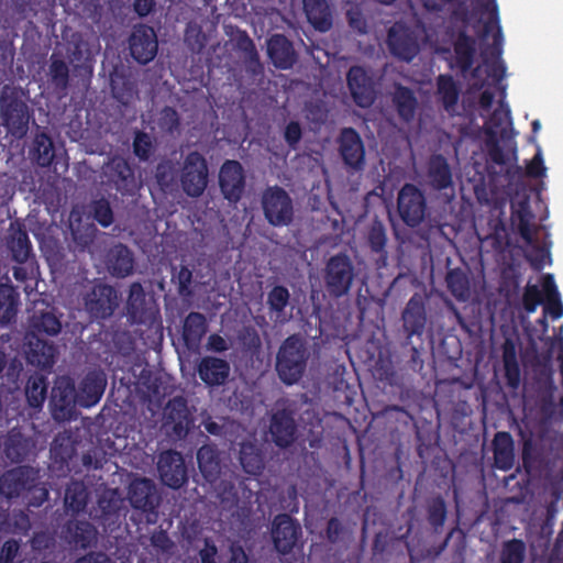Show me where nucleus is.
<instances>
[{
  "instance_id": "1",
  "label": "nucleus",
  "mask_w": 563,
  "mask_h": 563,
  "mask_svg": "<svg viewBox=\"0 0 563 563\" xmlns=\"http://www.w3.org/2000/svg\"><path fill=\"white\" fill-rule=\"evenodd\" d=\"M309 351L299 335L288 336L276 354L275 369L280 382L291 386L300 380L307 368Z\"/></svg>"
},
{
  "instance_id": "2",
  "label": "nucleus",
  "mask_w": 563,
  "mask_h": 563,
  "mask_svg": "<svg viewBox=\"0 0 563 563\" xmlns=\"http://www.w3.org/2000/svg\"><path fill=\"white\" fill-rule=\"evenodd\" d=\"M0 118L11 136L16 140L25 136L32 113L21 88L9 85L1 88Z\"/></svg>"
},
{
  "instance_id": "3",
  "label": "nucleus",
  "mask_w": 563,
  "mask_h": 563,
  "mask_svg": "<svg viewBox=\"0 0 563 563\" xmlns=\"http://www.w3.org/2000/svg\"><path fill=\"white\" fill-rule=\"evenodd\" d=\"M355 278V267L345 253L331 256L323 269V282L327 292L333 298H341L350 292Z\"/></svg>"
},
{
  "instance_id": "4",
  "label": "nucleus",
  "mask_w": 563,
  "mask_h": 563,
  "mask_svg": "<svg viewBox=\"0 0 563 563\" xmlns=\"http://www.w3.org/2000/svg\"><path fill=\"white\" fill-rule=\"evenodd\" d=\"M261 203L265 219L274 228L289 227L294 221V201L283 187H267Z\"/></svg>"
},
{
  "instance_id": "5",
  "label": "nucleus",
  "mask_w": 563,
  "mask_h": 563,
  "mask_svg": "<svg viewBox=\"0 0 563 563\" xmlns=\"http://www.w3.org/2000/svg\"><path fill=\"white\" fill-rule=\"evenodd\" d=\"M180 184L189 197H200L209 184L208 162L198 151H190L180 173Z\"/></svg>"
},
{
  "instance_id": "6",
  "label": "nucleus",
  "mask_w": 563,
  "mask_h": 563,
  "mask_svg": "<svg viewBox=\"0 0 563 563\" xmlns=\"http://www.w3.org/2000/svg\"><path fill=\"white\" fill-rule=\"evenodd\" d=\"M125 314L132 324H153L159 317L157 305L146 298L145 288L140 282H133L129 287Z\"/></svg>"
},
{
  "instance_id": "7",
  "label": "nucleus",
  "mask_w": 563,
  "mask_h": 563,
  "mask_svg": "<svg viewBox=\"0 0 563 563\" xmlns=\"http://www.w3.org/2000/svg\"><path fill=\"white\" fill-rule=\"evenodd\" d=\"M297 408L294 402H287L277 408L271 418L269 432L276 448L285 450L294 445L297 438Z\"/></svg>"
},
{
  "instance_id": "8",
  "label": "nucleus",
  "mask_w": 563,
  "mask_h": 563,
  "mask_svg": "<svg viewBox=\"0 0 563 563\" xmlns=\"http://www.w3.org/2000/svg\"><path fill=\"white\" fill-rule=\"evenodd\" d=\"M77 404L79 396L74 382L69 378H62L52 388L51 410L57 421H70L78 416Z\"/></svg>"
},
{
  "instance_id": "9",
  "label": "nucleus",
  "mask_w": 563,
  "mask_h": 563,
  "mask_svg": "<svg viewBox=\"0 0 563 563\" xmlns=\"http://www.w3.org/2000/svg\"><path fill=\"white\" fill-rule=\"evenodd\" d=\"M427 212V201L421 189L413 184H405L398 191V214L409 228L421 225Z\"/></svg>"
},
{
  "instance_id": "10",
  "label": "nucleus",
  "mask_w": 563,
  "mask_h": 563,
  "mask_svg": "<svg viewBox=\"0 0 563 563\" xmlns=\"http://www.w3.org/2000/svg\"><path fill=\"white\" fill-rule=\"evenodd\" d=\"M118 292L106 283L93 284L84 295V307L92 319H107L118 307Z\"/></svg>"
},
{
  "instance_id": "11",
  "label": "nucleus",
  "mask_w": 563,
  "mask_h": 563,
  "mask_svg": "<svg viewBox=\"0 0 563 563\" xmlns=\"http://www.w3.org/2000/svg\"><path fill=\"white\" fill-rule=\"evenodd\" d=\"M194 419L188 410V401L184 396L168 399L164 409V428L169 437L183 440L190 432Z\"/></svg>"
},
{
  "instance_id": "12",
  "label": "nucleus",
  "mask_w": 563,
  "mask_h": 563,
  "mask_svg": "<svg viewBox=\"0 0 563 563\" xmlns=\"http://www.w3.org/2000/svg\"><path fill=\"white\" fill-rule=\"evenodd\" d=\"M37 481V472L30 466L10 468L0 475V495L8 500L19 498L33 490Z\"/></svg>"
},
{
  "instance_id": "13",
  "label": "nucleus",
  "mask_w": 563,
  "mask_h": 563,
  "mask_svg": "<svg viewBox=\"0 0 563 563\" xmlns=\"http://www.w3.org/2000/svg\"><path fill=\"white\" fill-rule=\"evenodd\" d=\"M301 537V526L290 515L279 514L274 517L272 525L273 545L280 555H289L294 552Z\"/></svg>"
},
{
  "instance_id": "14",
  "label": "nucleus",
  "mask_w": 563,
  "mask_h": 563,
  "mask_svg": "<svg viewBox=\"0 0 563 563\" xmlns=\"http://www.w3.org/2000/svg\"><path fill=\"white\" fill-rule=\"evenodd\" d=\"M219 188L229 205L240 202L246 189V176L238 161H225L219 170Z\"/></svg>"
},
{
  "instance_id": "15",
  "label": "nucleus",
  "mask_w": 563,
  "mask_h": 563,
  "mask_svg": "<svg viewBox=\"0 0 563 563\" xmlns=\"http://www.w3.org/2000/svg\"><path fill=\"white\" fill-rule=\"evenodd\" d=\"M128 48L131 57L146 65L155 58L158 52L157 35L152 26L137 24L128 37Z\"/></svg>"
},
{
  "instance_id": "16",
  "label": "nucleus",
  "mask_w": 563,
  "mask_h": 563,
  "mask_svg": "<svg viewBox=\"0 0 563 563\" xmlns=\"http://www.w3.org/2000/svg\"><path fill=\"white\" fill-rule=\"evenodd\" d=\"M336 142L343 164L355 172L362 170L365 167V147L356 129L342 128Z\"/></svg>"
},
{
  "instance_id": "17",
  "label": "nucleus",
  "mask_w": 563,
  "mask_h": 563,
  "mask_svg": "<svg viewBox=\"0 0 563 563\" xmlns=\"http://www.w3.org/2000/svg\"><path fill=\"white\" fill-rule=\"evenodd\" d=\"M387 46L393 56L405 62H411L420 52L413 31L399 22L388 30Z\"/></svg>"
},
{
  "instance_id": "18",
  "label": "nucleus",
  "mask_w": 563,
  "mask_h": 563,
  "mask_svg": "<svg viewBox=\"0 0 563 563\" xmlns=\"http://www.w3.org/2000/svg\"><path fill=\"white\" fill-rule=\"evenodd\" d=\"M157 471L162 482L172 489H179L188 481V470L181 453L173 450L158 456Z\"/></svg>"
},
{
  "instance_id": "19",
  "label": "nucleus",
  "mask_w": 563,
  "mask_h": 563,
  "mask_svg": "<svg viewBox=\"0 0 563 563\" xmlns=\"http://www.w3.org/2000/svg\"><path fill=\"white\" fill-rule=\"evenodd\" d=\"M346 80L349 90L356 106L367 108L375 102V82L363 66H351L346 75Z\"/></svg>"
},
{
  "instance_id": "20",
  "label": "nucleus",
  "mask_w": 563,
  "mask_h": 563,
  "mask_svg": "<svg viewBox=\"0 0 563 563\" xmlns=\"http://www.w3.org/2000/svg\"><path fill=\"white\" fill-rule=\"evenodd\" d=\"M427 321L426 299L421 294L416 292L410 297L401 311L402 330L406 340L410 341L413 336L421 338L424 333Z\"/></svg>"
},
{
  "instance_id": "21",
  "label": "nucleus",
  "mask_w": 563,
  "mask_h": 563,
  "mask_svg": "<svg viewBox=\"0 0 563 563\" xmlns=\"http://www.w3.org/2000/svg\"><path fill=\"white\" fill-rule=\"evenodd\" d=\"M128 500L133 508L140 511L154 514L159 505V497L157 496L154 482L146 477L131 481L128 486Z\"/></svg>"
},
{
  "instance_id": "22",
  "label": "nucleus",
  "mask_w": 563,
  "mask_h": 563,
  "mask_svg": "<svg viewBox=\"0 0 563 563\" xmlns=\"http://www.w3.org/2000/svg\"><path fill=\"white\" fill-rule=\"evenodd\" d=\"M57 346L49 341L42 340L35 334H30L25 350L26 362L40 368H51L55 364Z\"/></svg>"
},
{
  "instance_id": "23",
  "label": "nucleus",
  "mask_w": 563,
  "mask_h": 563,
  "mask_svg": "<svg viewBox=\"0 0 563 563\" xmlns=\"http://www.w3.org/2000/svg\"><path fill=\"white\" fill-rule=\"evenodd\" d=\"M134 263L133 252L122 242L110 247L104 255L107 271L113 277L124 278L131 275L134 271Z\"/></svg>"
},
{
  "instance_id": "24",
  "label": "nucleus",
  "mask_w": 563,
  "mask_h": 563,
  "mask_svg": "<svg viewBox=\"0 0 563 563\" xmlns=\"http://www.w3.org/2000/svg\"><path fill=\"white\" fill-rule=\"evenodd\" d=\"M112 97L122 104H128L137 95V84L132 71L124 66H114L110 73Z\"/></svg>"
},
{
  "instance_id": "25",
  "label": "nucleus",
  "mask_w": 563,
  "mask_h": 563,
  "mask_svg": "<svg viewBox=\"0 0 563 563\" xmlns=\"http://www.w3.org/2000/svg\"><path fill=\"white\" fill-rule=\"evenodd\" d=\"M267 53L277 69L287 70L296 62L292 42L284 34H273L267 41Z\"/></svg>"
},
{
  "instance_id": "26",
  "label": "nucleus",
  "mask_w": 563,
  "mask_h": 563,
  "mask_svg": "<svg viewBox=\"0 0 563 563\" xmlns=\"http://www.w3.org/2000/svg\"><path fill=\"white\" fill-rule=\"evenodd\" d=\"M106 385L107 379L103 372L89 371L77 390L79 405L84 408L96 406L104 394Z\"/></svg>"
},
{
  "instance_id": "27",
  "label": "nucleus",
  "mask_w": 563,
  "mask_h": 563,
  "mask_svg": "<svg viewBox=\"0 0 563 563\" xmlns=\"http://www.w3.org/2000/svg\"><path fill=\"white\" fill-rule=\"evenodd\" d=\"M7 247L12 258L18 263H25L32 255V244L24 224L19 220L10 223L7 236Z\"/></svg>"
},
{
  "instance_id": "28",
  "label": "nucleus",
  "mask_w": 563,
  "mask_h": 563,
  "mask_svg": "<svg viewBox=\"0 0 563 563\" xmlns=\"http://www.w3.org/2000/svg\"><path fill=\"white\" fill-rule=\"evenodd\" d=\"M246 481L247 478L240 476H231L230 479L225 477L221 478L216 485V490L221 503L232 507L236 506L241 498H251L252 489H250Z\"/></svg>"
},
{
  "instance_id": "29",
  "label": "nucleus",
  "mask_w": 563,
  "mask_h": 563,
  "mask_svg": "<svg viewBox=\"0 0 563 563\" xmlns=\"http://www.w3.org/2000/svg\"><path fill=\"white\" fill-rule=\"evenodd\" d=\"M390 100L401 122L410 123L415 120L419 101L413 90L396 84Z\"/></svg>"
},
{
  "instance_id": "30",
  "label": "nucleus",
  "mask_w": 563,
  "mask_h": 563,
  "mask_svg": "<svg viewBox=\"0 0 563 563\" xmlns=\"http://www.w3.org/2000/svg\"><path fill=\"white\" fill-rule=\"evenodd\" d=\"M427 180L431 188L444 190L453 187L451 166L443 154H432L427 164Z\"/></svg>"
},
{
  "instance_id": "31",
  "label": "nucleus",
  "mask_w": 563,
  "mask_h": 563,
  "mask_svg": "<svg viewBox=\"0 0 563 563\" xmlns=\"http://www.w3.org/2000/svg\"><path fill=\"white\" fill-rule=\"evenodd\" d=\"M199 377L208 386H221L225 384L230 375V364L225 360L206 356L197 367Z\"/></svg>"
},
{
  "instance_id": "32",
  "label": "nucleus",
  "mask_w": 563,
  "mask_h": 563,
  "mask_svg": "<svg viewBox=\"0 0 563 563\" xmlns=\"http://www.w3.org/2000/svg\"><path fill=\"white\" fill-rule=\"evenodd\" d=\"M65 538L69 544L85 550L96 543L97 529L86 520L68 521L65 526Z\"/></svg>"
},
{
  "instance_id": "33",
  "label": "nucleus",
  "mask_w": 563,
  "mask_h": 563,
  "mask_svg": "<svg viewBox=\"0 0 563 563\" xmlns=\"http://www.w3.org/2000/svg\"><path fill=\"white\" fill-rule=\"evenodd\" d=\"M453 49L456 67L463 75L468 73L473 67L476 56V40L464 30H461L453 42Z\"/></svg>"
},
{
  "instance_id": "34",
  "label": "nucleus",
  "mask_w": 563,
  "mask_h": 563,
  "mask_svg": "<svg viewBox=\"0 0 563 563\" xmlns=\"http://www.w3.org/2000/svg\"><path fill=\"white\" fill-rule=\"evenodd\" d=\"M303 11L316 31L327 32L333 26V16L327 0H302Z\"/></svg>"
},
{
  "instance_id": "35",
  "label": "nucleus",
  "mask_w": 563,
  "mask_h": 563,
  "mask_svg": "<svg viewBox=\"0 0 563 563\" xmlns=\"http://www.w3.org/2000/svg\"><path fill=\"white\" fill-rule=\"evenodd\" d=\"M198 468L209 484H216L221 475L220 453L216 446L203 445L197 452Z\"/></svg>"
},
{
  "instance_id": "36",
  "label": "nucleus",
  "mask_w": 563,
  "mask_h": 563,
  "mask_svg": "<svg viewBox=\"0 0 563 563\" xmlns=\"http://www.w3.org/2000/svg\"><path fill=\"white\" fill-rule=\"evenodd\" d=\"M207 331V318L202 313L190 312L183 325V340L186 347L189 350L198 347Z\"/></svg>"
},
{
  "instance_id": "37",
  "label": "nucleus",
  "mask_w": 563,
  "mask_h": 563,
  "mask_svg": "<svg viewBox=\"0 0 563 563\" xmlns=\"http://www.w3.org/2000/svg\"><path fill=\"white\" fill-rule=\"evenodd\" d=\"M533 218L534 214L527 200L519 202L511 212V223L527 245H532L537 233V228L532 225Z\"/></svg>"
},
{
  "instance_id": "38",
  "label": "nucleus",
  "mask_w": 563,
  "mask_h": 563,
  "mask_svg": "<svg viewBox=\"0 0 563 563\" xmlns=\"http://www.w3.org/2000/svg\"><path fill=\"white\" fill-rule=\"evenodd\" d=\"M437 95L442 102L443 109L448 113H452V111H455L460 100V85L454 80L453 76L442 74L437 78Z\"/></svg>"
},
{
  "instance_id": "39",
  "label": "nucleus",
  "mask_w": 563,
  "mask_h": 563,
  "mask_svg": "<svg viewBox=\"0 0 563 563\" xmlns=\"http://www.w3.org/2000/svg\"><path fill=\"white\" fill-rule=\"evenodd\" d=\"M504 377L506 385L511 389H517L521 383V369L517 358L515 344L506 339L503 345Z\"/></svg>"
},
{
  "instance_id": "40",
  "label": "nucleus",
  "mask_w": 563,
  "mask_h": 563,
  "mask_svg": "<svg viewBox=\"0 0 563 563\" xmlns=\"http://www.w3.org/2000/svg\"><path fill=\"white\" fill-rule=\"evenodd\" d=\"M493 446L496 467L501 471L510 470L514 463L511 435L505 431L497 432L493 440Z\"/></svg>"
},
{
  "instance_id": "41",
  "label": "nucleus",
  "mask_w": 563,
  "mask_h": 563,
  "mask_svg": "<svg viewBox=\"0 0 563 563\" xmlns=\"http://www.w3.org/2000/svg\"><path fill=\"white\" fill-rule=\"evenodd\" d=\"M234 47L242 54L243 60L249 71L252 74H260L263 70L258 53L254 45L253 40L247 32H240L235 37Z\"/></svg>"
},
{
  "instance_id": "42",
  "label": "nucleus",
  "mask_w": 563,
  "mask_h": 563,
  "mask_svg": "<svg viewBox=\"0 0 563 563\" xmlns=\"http://www.w3.org/2000/svg\"><path fill=\"white\" fill-rule=\"evenodd\" d=\"M541 285L545 296L543 302L545 314H549L553 320L562 318L563 303L553 276L551 274L543 275Z\"/></svg>"
},
{
  "instance_id": "43",
  "label": "nucleus",
  "mask_w": 563,
  "mask_h": 563,
  "mask_svg": "<svg viewBox=\"0 0 563 563\" xmlns=\"http://www.w3.org/2000/svg\"><path fill=\"white\" fill-rule=\"evenodd\" d=\"M30 155L40 166H51L55 158L53 140L45 132H37L30 148Z\"/></svg>"
},
{
  "instance_id": "44",
  "label": "nucleus",
  "mask_w": 563,
  "mask_h": 563,
  "mask_svg": "<svg viewBox=\"0 0 563 563\" xmlns=\"http://www.w3.org/2000/svg\"><path fill=\"white\" fill-rule=\"evenodd\" d=\"M19 308V294L12 285L0 284V324L15 320Z\"/></svg>"
},
{
  "instance_id": "45",
  "label": "nucleus",
  "mask_w": 563,
  "mask_h": 563,
  "mask_svg": "<svg viewBox=\"0 0 563 563\" xmlns=\"http://www.w3.org/2000/svg\"><path fill=\"white\" fill-rule=\"evenodd\" d=\"M239 461L243 471L249 475H260L264 470V459L261 451L252 442H242Z\"/></svg>"
},
{
  "instance_id": "46",
  "label": "nucleus",
  "mask_w": 563,
  "mask_h": 563,
  "mask_svg": "<svg viewBox=\"0 0 563 563\" xmlns=\"http://www.w3.org/2000/svg\"><path fill=\"white\" fill-rule=\"evenodd\" d=\"M111 179L121 191H130L135 187L134 169L124 158L112 161Z\"/></svg>"
},
{
  "instance_id": "47",
  "label": "nucleus",
  "mask_w": 563,
  "mask_h": 563,
  "mask_svg": "<svg viewBox=\"0 0 563 563\" xmlns=\"http://www.w3.org/2000/svg\"><path fill=\"white\" fill-rule=\"evenodd\" d=\"M446 288L459 301H465L471 296L470 279L461 268L450 269L445 275Z\"/></svg>"
},
{
  "instance_id": "48",
  "label": "nucleus",
  "mask_w": 563,
  "mask_h": 563,
  "mask_svg": "<svg viewBox=\"0 0 563 563\" xmlns=\"http://www.w3.org/2000/svg\"><path fill=\"white\" fill-rule=\"evenodd\" d=\"M48 382L43 374H33L26 382L25 396L30 407L41 408L45 401Z\"/></svg>"
},
{
  "instance_id": "49",
  "label": "nucleus",
  "mask_w": 563,
  "mask_h": 563,
  "mask_svg": "<svg viewBox=\"0 0 563 563\" xmlns=\"http://www.w3.org/2000/svg\"><path fill=\"white\" fill-rule=\"evenodd\" d=\"M32 331L35 335L40 336L41 333L48 336H55L60 333L63 328L62 321L53 313L47 310L40 314H34L31 320Z\"/></svg>"
},
{
  "instance_id": "50",
  "label": "nucleus",
  "mask_w": 563,
  "mask_h": 563,
  "mask_svg": "<svg viewBox=\"0 0 563 563\" xmlns=\"http://www.w3.org/2000/svg\"><path fill=\"white\" fill-rule=\"evenodd\" d=\"M170 280L179 297L190 299L194 296V276L188 266L181 264L179 267H172Z\"/></svg>"
},
{
  "instance_id": "51",
  "label": "nucleus",
  "mask_w": 563,
  "mask_h": 563,
  "mask_svg": "<svg viewBox=\"0 0 563 563\" xmlns=\"http://www.w3.org/2000/svg\"><path fill=\"white\" fill-rule=\"evenodd\" d=\"M48 76L57 89H65L69 84L68 64L56 53L51 55Z\"/></svg>"
},
{
  "instance_id": "52",
  "label": "nucleus",
  "mask_w": 563,
  "mask_h": 563,
  "mask_svg": "<svg viewBox=\"0 0 563 563\" xmlns=\"http://www.w3.org/2000/svg\"><path fill=\"white\" fill-rule=\"evenodd\" d=\"M290 300V292L284 285H275L272 287L268 297L267 303L269 306V310L275 313L277 321H283L285 319L284 311L288 306Z\"/></svg>"
},
{
  "instance_id": "53",
  "label": "nucleus",
  "mask_w": 563,
  "mask_h": 563,
  "mask_svg": "<svg viewBox=\"0 0 563 563\" xmlns=\"http://www.w3.org/2000/svg\"><path fill=\"white\" fill-rule=\"evenodd\" d=\"M98 230L93 224L79 223L77 227H71V236L75 247L78 252H91Z\"/></svg>"
},
{
  "instance_id": "54",
  "label": "nucleus",
  "mask_w": 563,
  "mask_h": 563,
  "mask_svg": "<svg viewBox=\"0 0 563 563\" xmlns=\"http://www.w3.org/2000/svg\"><path fill=\"white\" fill-rule=\"evenodd\" d=\"M88 494L82 482L73 481L65 490V505L71 511H82L87 505Z\"/></svg>"
},
{
  "instance_id": "55",
  "label": "nucleus",
  "mask_w": 563,
  "mask_h": 563,
  "mask_svg": "<svg viewBox=\"0 0 563 563\" xmlns=\"http://www.w3.org/2000/svg\"><path fill=\"white\" fill-rule=\"evenodd\" d=\"M552 351L548 350L541 360L537 362V373H538V383L545 382L549 384V409L550 413L554 409L553 404V391L556 389V386L553 380V368L551 365Z\"/></svg>"
},
{
  "instance_id": "56",
  "label": "nucleus",
  "mask_w": 563,
  "mask_h": 563,
  "mask_svg": "<svg viewBox=\"0 0 563 563\" xmlns=\"http://www.w3.org/2000/svg\"><path fill=\"white\" fill-rule=\"evenodd\" d=\"M133 154L141 162H147L155 152V143L153 137L147 134V132H143V130H136L134 132L133 143H132Z\"/></svg>"
},
{
  "instance_id": "57",
  "label": "nucleus",
  "mask_w": 563,
  "mask_h": 563,
  "mask_svg": "<svg viewBox=\"0 0 563 563\" xmlns=\"http://www.w3.org/2000/svg\"><path fill=\"white\" fill-rule=\"evenodd\" d=\"M446 519V504L443 496L438 495L428 500L427 520L434 530H439Z\"/></svg>"
},
{
  "instance_id": "58",
  "label": "nucleus",
  "mask_w": 563,
  "mask_h": 563,
  "mask_svg": "<svg viewBox=\"0 0 563 563\" xmlns=\"http://www.w3.org/2000/svg\"><path fill=\"white\" fill-rule=\"evenodd\" d=\"M496 25V32L493 35V43L488 46V48L485 51L484 55L485 57H490L498 59L503 56L504 53V34L501 26L499 25V19L495 20L494 15L489 13V20L484 25L485 33H488L492 29V25Z\"/></svg>"
},
{
  "instance_id": "59",
  "label": "nucleus",
  "mask_w": 563,
  "mask_h": 563,
  "mask_svg": "<svg viewBox=\"0 0 563 563\" xmlns=\"http://www.w3.org/2000/svg\"><path fill=\"white\" fill-rule=\"evenodd\" d=\"M527 547L522 540L507 541L501 550L500 563H525Z\"/></svg>"
},
{
  "instance_id": "60",
  "label": "nucleus",
  "mask_w": 563,
  "mask_h": 563,
  "mask_svg": "<svg viewBox=\"0 0 563 563\" xmlns=\"http://www.w3.org/2000/svg\"><path fill=\"white\" fill-rule=\"evenodd\" d=\"M4 454L12 462H22L27 455L26 441L21 435H11L4 442Z\"/></svg>"
},
{
  "instance_id": "61",
  "label": "nucleus",
  "mask_w": 563,
  "mask_h": 563,
  "mask_svg": "<svg viewBox=\"0 0 563 563\" xmlns=\"http://www.w3.org/2000/svg\"><path fill=\"white\" fill-rule=\"evenodd\" d=\"M91 213L95 221L102 228H109L113 223V211L106 198H100L91 203Z\"/></svg>"
},
{
  "instance_id": "62",
  "label": "nucleus",
  "mask_w": 563,
  "mask_h": 563,
  "mask_svg": "<svg viewBox=\"0 0 563 563\" xmlns=\"http://www.w3.org/2000/svg\"><path fill=\"white\" fill-rule=\"evenodd\" d=\"M543 290L538 285L527 284L522 296V305L527 314L534 313L539 305L544 302Z\"/></svg>"
},
{
  "instance_id": "63",
  "label": "nucleus",
  "mask_w": 563,
  "mask_h": 563,
  "mask_svg": "<svg viewBox=\"0 0 563 563\" xmlns=\"http://www.w3.org/2000/svg\"><path fill=\"white\" fill-rule=\"evenodd\" d=\"M158 125L165 133H174L180 126V118L175 108L166 106L161 111Z\"/></svg>"
},
{
  "instance_id": "64",
  "label": "nucleus",
  "mask_w": 563,
  "mask_h": 563,
  "mask_svg": "<svg viewBox=\"0 0 563 563\" xmlns=\"http://www.w3.org/2000/svg\"><path fill=\"white\" fill-rule=\"evenodd\" d=\"M387 243L386 230L382 223H375L368 232V245L372 252L377 254L385 253Z\"/></svg>"
}]
</instances>
